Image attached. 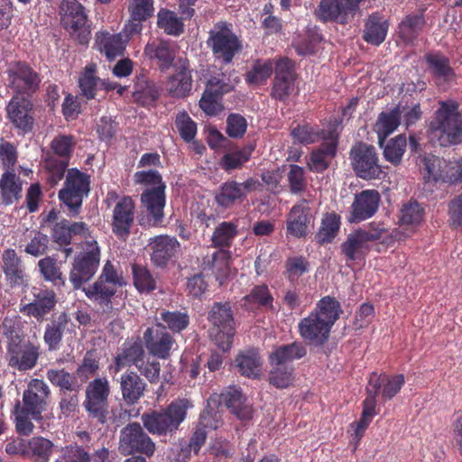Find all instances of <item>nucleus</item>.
<instances>
[{
  "mask_svg": "<svg viewBox=\"0 0 462 462\" xmlns=\"http://www.w3.org/2000/svg\"><path fill=\"white\" fill-rule=\"evenodd\" d=\"M341 312L340 303L329 296L323 297L316 309L298 324L304 341L316 346H323L328 339L334 323Z\"/></svg>",
  "mask_w": 462,
  "mask_h": 462,
  "instance_id": "nucleus-1",
  "label": "nucleus"
},
{
  "mask_svg": "<svg viewBox=\"0 0 462 462\" xmlns=\"http://www.w3.org/2000/svg\"><path fill=\"white\" fill-rule=\"evenodd\" d=\"M430 139L440 146L462 143V111L455 101L440 102L434 119L430 124Z\"/></svg>",
  "mask_w": 462,
  "mask_h": 462,
  "instance_id": "nucleus-2",
  "label": "nucleus"
},
{
  "mask_svg": "<svg viewBox=\"0 0 462 462\" xmlns=\"http://www.w3.org/2000/svg\"><path fill=\"white\" fill-rule=\"evenodd\" d=\"M189 406L188 400H176L166 409L150 411L142 414L143 427L152 435L166 436L174 433L184 421Z\"/></svg>",
  "mask_w": 462,
  "mask_h": 462,
  "instance_id": "nucleus-3",
  "label": "nucleus"
},
{
  "mask_svg": "<svg viewBox=\"0 0 462 462\" xmlns=\"http://www.w3.org/2000/svg\"><path fill=\"white\" fill-rule=\"evenodd\" d=\"M3 333L9 340L7 346L8 365L19 371L33 368L39 358L38 347L21 340L14 321L11 319L4 320Z\"/></svg>",
  "mask_w": 462,
  "mask_h": 462,
  "instance_id": "nucleus-4",
  "label": "nucleus"
},
{
  "mask_svg": "<svg viewBox=\"0 0 462 462\" xmlns=\"http://www.w3.org/2000/svg\"><path fill=\"white\" fill-rule=\"evenodd\" d=\"M208 47L214 57L225 64L232 62L234 57L242 51L243 45L234 32L232 25L226 22H217L208 32Z\"/></svg>",
  "mask_w": 462,
  "mask_h": 462,
  "instance_id": "nucleus-5",
  "label": "nucleus"
},
{
  "mask_svg": "<svg viewBox=\"0 0 462 462\" xmlns=\"http://www.w3.org/2000/svg\"><path fill=\"white\" fill-rule=\"evenodd\" d=\"M100 255L97 242L93 238L86 240L83 251L74 258L69 272V282L74 290L82 289L83 284L94 277L100 263Z\"/></svg>",
  "mask_w": 462,
  "mask_h": 462,
  "instance_id": "nucleus-6",
  "label": "nucleus"
},
{
  "mask_svg": "<svg viewBox=\"0 0 462 462\" xmlns=\"http://www.w3.org/2000/svg\"><path fill=\"white\" fill-rule=\"evenodd\" d=\"M349 160L353 171L358 178L365 180H381L386 176L384 168L380 165L374 146L357 143L349 152Z\"/></svg>",
  "mask_w": 462,
  "mask_h": 462,
  "instance_id": "nucleus-7",
  "label": "nucleus"
},
{
  "mask_svg": "<svg viewBox=\"0 0 462 462\" xmlns=\"http://www.w3.org/2000/svg\"><path fill=\"white\" fill-rule=\"evenodd\" d=\"M208 321L212 328L210 337L218 348L226 351L231 347L235 333L233 311L229 303H215L209 313Z\"/></svg>",
  "mask_w": 462,
  "mask_h": 462,
  "instance_id": "nucleus-8",
  "label": "nucleus"
},
{
  "mask_svg": "<svg viewBox=\"0 0 462 462\" xmlns=\"http://www.w3.org/2000/svg\"><path fill=\"white\" fill-rule=\"evenodd\" d=\"M386 231L383 224L371 223L350 233L340 246L341 252L349 261L360 260L370 251V243L381 239Z\"/></svg>",
  "mask_w": 462,
  "mask_h": 462,
  "instance_id": "nucleus-9",
  "label": "nucleus"
},
{
  "mask_svg": "<svg viewBox=\"0 0 462 462\" xmlns=\"http://www.w3.org/2000/svg\"><path fill=\"white\" fill-rule=\"evenodd\" d=\"M61 23L70 36L81 45L90 40V29L83 5L77 0H62L60 4Z\"/></svg>",
  "mask_w": 462,
  "mask_h": 462,
  "instance_id": "nucleus-10",
  "label": "nucleus"
},
{
  "mask_svg": "<svg viewBox=\"0 0 462 462\" xmlns=\"http://www.w3.org/2000/svg\"><path fill=\"white\" fill-rule=\"evenodd\" d=\"M109 395L110 385L107 378H95L88 383L85 390L83 407L88 417L97 420L102 424L106 421Z\"/></svg>",
  "mask_w": 462,
  "mask_h": 462,
  "instance_id": "nucleus-11",
  "label": "nucleus"
},
{
  "mask_svg": "<svg viewBox=\"0 0 462 462\" xmlns=\"http://www.w3.org/2000/svg\"><path fill=\"white\" fill-rule=\"evenodd\" d=\"M90 190L89 176L77 169L68 171L64 187L59 192V199L69 208L72 215H77Z\"/></svg>",
  "mask_w": 462,
  "mask_h": 462,
  "instance_id": "nucleus-12",
  "label": "nucleus"
},
{
  "mask_svg": "<svg viewBox=\"0 0 462 462\" xmlns=\"http://www.w3.org/2000/svg\"><path fill=\"white\" fill-rule=\"evenodd\" d=\"M118 449L125 456L140 453L150 457L155 451V443L140 423L132 422L121 430Z\"/></svg>",
  "mask_w": 462,
  "mask_h": 462,
  "instance_id": "nucleus-13",
  "label": "nucleus"
},
{
  "mask_svg": "<svg viewBox=\"0 0 462 462\" xmlns=\"http://www.w3.org/2000/svg\"><path fill=\"white\" fill-rule=\"evenodd\" d=\"M107 207L115 203L112 217L113 232L120 236H128L134 219V203L130 197L118 199L115 191H109L105 199Z\"/></svg>",
  "mask_w": 462,
  "mask_h": 462,
  "instance_id": "nucleus-14",
  "label": "nucleus"
},
{
  "mask_svg": "<svg viewBox=\"0 0 462 462\" xmlns=\"http://www.w3.org/2000/svg\"><path fill=\"white\" fill-rule=\"evenodd\" d=\"M218 403H224L239 420H250L253 416V407L241 389L236 386L227 387L220 395H211L208 400V408L214 412Z\"/></svg>",
  "mask_w": 462,
  "mask_h": 462,
  "instance_id": "nucleus-15",
  "label": "nucleus"
},
{
  "mask_svg": "<svg viewBox=\"0 0 462 462\" xmlns=\"http://www.w3.org/2000/svg\"><path fill=\"white\" fill-rule=\"evenodd\" d=\"M238 79L233 81L225 75L212 77L207 83L206 89L199 100V106L208 116H216L222 110L221 97L234 89Z\"/></svg>",
  "mask_w": 462,
  "mask_h": 462,
  "instance_id": "nucleus-16",
  "label": "nucleus"
},
{
  "mask_svg": "<svg viewBox=\"0 0 462 462\" xmlns=\"http://www.w3.org/2000/svg\"><path fill=\"white\" fill-rule=\"evenodd\" d=\"M50 395L51 390L43 380L32 379L23 393L21 407L29 411L33 420H40L47 408Z\"/></svg>",
  "mask_w": 462,
  "mask_h": 462,
  "instance_id": "nucleus-17",
  "label": "nucleus"
},
{
  "mask_svg": "<svg viewBox=\"0 0 462 462\" xmlns=\"http://www.w3.org/2000/svg\"><path fill=\"white\" fill-rule=\"evenodd\" d=\"M362 0H321L316 9L317 17L323 22L346 23L356 14Z\"/></svg>",
  "mask_w": 462,
  "mask_h": 462,
  "instance_id": "nucleus-18",
  "label": "nucleus"
},
{
  "mask_svg": "<svg viewBox=\"0 0 462 462\" xmlns=\"http://www.w3.org/2000/svg\"><path fill=\"white\" fill-rule=\"evenodd\" d=\"M312 222L313 217L308 200L306 199H300L291 207L286 217V236L305 237Z\"/></svg>",
  "mask_w": 462,
  "mask_h": 462,
  "instance_id": "nucleus-19",
  "label": "nucleus"
},
{
  "mask_svg": "<svg viewBox=\"0 0 462 462\" xmlns=\"http://www.w3.org/2000/svg\"><path fill=\"white\" fill-rule=\"evenodd\" d=\"M259 182L249 178L244 182L226 181L216 193L215 199L218 206L227 208L236 202L242 200L248 193L256 189Z\"/></svg>",
  "mask_w": 462,
  "mask_h": 462,
  "instance_id": "nucleus-20",
  "label": "nucleus"
},
{
  "mask_svg": "<svg viewBox=\"0 0 462 462\" xmlns=\"http://www.w3.org/2000/svg\"><path fill=\"white\" fill-rule=\"evenodd\" d=\"M144 345L151 356L167 359L171 356L175 340L161 325L148 328L143 333Z\"/></svg>",
  "mask_w": 462,
  "mask_h": 462,
  "instance_id": "nucleus-21",
  "label": "nucleus"
},
{
  "mask_svg": "<svg viewBox=\"0 0 462 462\" xmlns=\"http://www.w3.org/2000/svg\"><path fill=\"white\" fill-rule=\"evenodd\" d=\"M380 201V194L375 189H365L356 194L348 221L359 223L372 217L377 211Z\"/></svg>",
  "mask_w": 462,
  "mask_h": 462,
  "instance_id": "nucleus-22",
  "label": "nucleus"
},
{
  "mask_svg": "<svg viewBox=\"0 0 462 462\" xmlns=\"http://www.w3.org/2000/svg\"><path fill=\"white\" fill-rule=\"evenodd\" d=\"M7 116L13 125L22 131L28 133L32 131L34 119L32 116V105L23 97H14L7 107Z\"/></svg>",
  "mask_w": 462,
  "mask_h": 462,
  "instance_id": "nucleus-23",
  "label": "nucleus"
},
{
  "mask_svg": "<svg viewBox=\"0 0 462 462\" xmlns=\"http://www.w3.org/2000/svg\"><path fill=\"white\" fill-rule=\"evenodd\" d=\"M1 259V269L11 286H23L28 283L29 275L26 273L22 258L14 249H5Z\"/></svg>",
  "mask_w": 462,
  "mask_h": 462,
  "instance_id": "nucleus-24",
  "label": "nucleus"
},
{
  "mask_svg": "<svg viewBox=\"0 0 462 462\" xmlns=\"http://www.w3.org/2000/svg\"><path fill=\"white\" fill-rule=\"evenodd\" d=\"M32 302L21 307L20 311L28 317H33L38 321L44 319L55 307L57 300L53 291L48 289H33Z\"/></svg>",
  "mask_w": 462,
  "mask_h": 462,
  "instance_id": "nucleus-25",
  "label": "nucleus"
},
{
  "mask_svg": "<svg viewBox=\"0 0 462 462\" xmlns=\"http://www.w3.org/2000/svg\"><path fill=\"white\" fill-rule=\"evenodd\" d=\"M148 245L152 250L151 260L156 266H165L180 251V245L174 236L167 235L150 238Z\"/></svg>",
  "mask_w": 462,
  "mask_h": 462,
  "instance_id": "nucleus-26",
  "label": "nucleus"
},
{
  "mask_svg": "<svg viewBox=\"0 0 462 462\" xmlns=\"http://www.w3.org/2000/svg\"><path fill=\"white\" fill-rule=\"evenodd\" d=\"M7 73L9 85L17 92L33 91L38 88L40 79L37 73L24 64L12 63Z\"/></svg>",
  "mask_w": 462,
  "mask_h": 462,
  "instance_id": "nucleus-27",
  "label": "nucleus"
},
{
  "mask_svg": "<svg viewBox=\"0 0 462 462\" xmlns=\"http://www.w3.org/2000/svg\"><path fill=\"white\" fill-rule=\"evenodd\" d=\"M177 50L175 42L156 39L145 45L144 54L149 59H155L162 70H167L174 62Z\"/></svg>",
  "mask_w": 462,
  "mask_h": 462,
  "instance_id": "nucleus-28",
  "label": "nucleus"
},
{
  "mask_svg": "<svg viewBox=\"0 0 462 462\" xmlns=\"http://www.w3.org/2000/svg\"><path fill=\"white\" fill-rule=\"evenodd\" d=\"M165 201V185L148 188L142 193V205L151 216L152 225H156L162 220Z\"/></svg>",
  "mask_w": 462,
  "mask_h": 462,
  "instance_id": "nucleus-29",
  "label": "nucleus"
},
{
  "mask_svg": "<svg viewBox=\"0 0 462 462\" xmlns=\"http://www.w3.org/2000/svg\"><path fill=\"white\" fill-rule=\"evenodd\" d=\"M122 399L128 405H134L144 395L146 383L134 371L124 373L119 379Z\"/></svg>",
  "mask_w": 462,
  "mask_h": 462,
  "instance_id": "nucleus-30",
  "label": "nucleus"
},
{
  "mask_svg": "<svg viewBox=\"0 0 462 462\" xmlns=\"http://www.w3.org/2000/svg\"><path fill=\"white\" fill-rule=\"evenodd\" d=\"M372 381H374L377 384V388H375L374 391V401H376L378 392L381 388L383 398L384 400H391L400 392L405 382L402 374L389 376L386 374L378 375L377 374L373 373L370 375L366 387L367 395H369V392H371V390L374 391Z\"/></svg>",
  "mask_w": 462,
  "mask_h": 462,
  "instance_id": "nucleus-31",
  "label": "nucleus"
},
{
  "mask_svg": "<svg viewBox=\"0 0 462 462\" xmlns=\"http://www.w3.org/2000/svg\"><path fill=\"white\" fill-rule=\"evenodd\" d=\"M144 358H146V355L141 341L125 342L121 351L115 357V370L117 373L125 366L134 365L137 367Z\"/></svg>",
  "mask_w": 462,
  "mask_h": 462,
  "instance_id": "nucleus-32",
  "label": "nucleus"
},
{
  "mask_svg": "<svg viewBox=\"0 0 462 462\" xmlns=\"http://www.w3.org/2000/svg\"><path fill=\"white\" fill-rule=\"evenodd\" d=\"M263 360L256 349L241 351L235 359L237 372L245 377L256 379L262 372Z\"/></svg>",
  "mask_w": 462,
  "mask_h": 462,
  "instance_id": "nucleus-33",
  "label": "nucleus"
},
{
  "mask_svg": "<svg viewBox=\"0 0 462 462\" xmlns=\"http://www.w3.org/2000/svg\"><path fill=\"white\" fill-rule=\"evenodd\" d=\"M337 146V137L331 134L328 140L321 144L320 148L313 151L310 154L308 162L310 169L317 172L325 171L336 154Z\"/></svg>",
  "mask_w": 462,
  "mask_h": 462,
  "instance_id": "nucleus-34",
  "label": "nucleus"
},
{
  "mask_svg": "<svg viewBox=\"0 0 462 462\" xmlns=\"http://www.w3.org/2000/svg\"><path fill=\"white\" fill-rule=\"evenodd\" d=\"M69 324L70 319L65 312L60 313L47 324L43 338L50 350L58 348L62 340L63 334L69 330Z\"/></svg>",
  "mask_w": 462,
  "mask_h": 462,
  "instance_id": "nucleus-35",
  "label": "nucleus"
},
{
  "mask_svg": "<svg viewBox=\"0 0 462 462\" xmlns=\"http://www.w3.org/2000/svg\"><path fill=\"white\" fill-rule=\"evenodd\" d=\"M199 425L201 427L196 429L189 441V448L195 453H198L201 446L205 443L207 438L205 428L217 429L220 425V416L217 413H213L209 409H207L200 415Z\"/></svg>",
  "mask_w": 462,
  "mask_h": 462,
  "instance_id": "nucleus-36",
  "label": "nucleus"
},
{
  "mask_svg": "<svg viewBox=\"0 0 462 462\" xmlns=\"http://www.w3.org/2000/svg\"><path fill=\"white\" fill-rule=\"evenodd\" d=\"M192 87L190 71L182 67L176 74L169 78L166 82V91L176 98H183L189 95Z\"/></svg>",
  "mask_w": 462,
  "mask_h": 462,
  "instance_id": "nucleus-37",
  "label": "nucleus"
},
{
  "mask_svg": "<svg viewBox=\"0 0 462 462\" xmlns=\"http://www.w3.org/2000/svg\"><path fill=\"white\" fill-rule=\"evenodd\" d=\"M306 347L299 342L276 347L269 356L271 365H290L295 359H300L306 355Z\"/></svg>",
  "mask_w": 462,
  "mask_h": 462,
  "instance_id": "nucleus-38",
  "label": "nucleus"
},
{
  "mask_svg": "<svg viewBox=\"0 0 462 462\" xmlns=\"http://www.w3.org/2000/svg\"><path fill=\"white\" fill-rule=\"evenodd\" d=\"M115 286L97 280L90 286L82 288L85 295L92 301L99 305L109 307L111 300L116 292Z\"/></svg>",
  "mask_w": 462,
  "mask_h": 462,
  "instance_id": "nucleus-39",
  "label": "nucleus"
},
{
  "mask_svg": "<svg viewBox=\"0 0 462 462\" xmlns=\"http://www.w3.org/2000/svg\"><path fill=\"white\" fill-rule=\"evenodd\" d=\"M0 189L5 205L14 203L22 197V182L13 171H6L2 175Z\"/></svg>",
  "mask_w": 462,
  "mask_h": 462,
  "instance_id": "nucleus-40",
  "label": "nucleus"
},
{
  "mask_svg": "<svg viewBox=\"0 0 462 462\" xmlns=\"http://www.w3.org/2000/svg\"><path fill=\"white\" fill-rule=\"evenodd\" d=\"M59 446L43 437H32L28 440V456L36 462H48Z\"/></svg>",
  "mask_w": 462,
  "mask_h": 462,
  "instance_id": "nucleus-41",
  "label": "nucleus"
},
{
  "mask_svg": "<svg viewBox=\"0 0 462 462\" xmlns=\"http://www.w3.org/2000/svg\"><path fill=\"white\" fill-rule=\"evenodd\" d=\"M402 113L401 107L397 106L389 112H382L379 115L374 130L380 142L397 129L401 123Z\"/></svg>",
  "mask_w": 462,
  "mask_h": 462,
  "instance_id": "nucleus-42",
  "label": "nucleus"
},
{
  "mask_svg": "<svg viewBox=\"0 0 462 462\" xmlns=\"http://www.w3.org/2000/svg\"><path fill=\"white\" fill-rule=\"evenodd\" d=\"M125 41L121 33H100L97 35V45L108 60H113L123 53Z\"/></svg>",
  "mask_w": 462,
  "mask_h": 462,
  "instance_id": "nucleus-43",
  "label": "nucleus"
},
{
  "mask_svg": "<svg viewBox=\"0 0 462 462\" xmlns=\"http://www.w3.org/2000/svg\"><path fill=\"white\" fill-rule=\"evenodd\" d=\"M254 150L253 145L227 152L220 160L219 165L226 171L241 169L249 161Z\"/></svg>",
  "mask_w": 462,
  "mask_h": 462,
  "instance_id": "nucleus-44",
  "label": "nucleus"
},
{
  "mask_svg": "<svg viewBox=\"0 0 462 462\" xmlns=\"http://www.w3.org/2000/svg\"><path fill=\"white\" fill-rule=\"evenodd\" d=\"M160 321L156 325H161L163 329L167 328L173 333H180L186 329L189 324V317L187 312L180 310H162L160 313Z\"/></svg>",
  "mask_w": 462,
  "mask_h": 462,
  "instance_id": "nucleus-45",
  "label": "nucleus"
},
{
  "mask_svg": "<svg viewBox=\"0 0 462 462\" xmlns=\"http://www.w3.org/2000/svg\"><path fill=\"white\" fill-rule=\"evenodd\" d=\"M388 24L377 15H371L365 23L364 39L365 42L380 45L386 37Z\"/></svg>",
  "mask_w": 462,
  "mask_h": 462,
  "instance_id": "nucleus-46",
  "label": "nucleus"
},
{
  "mask_svg": "<svg viewBox=\"0 0 462 462\" xmlns=\"http://www.w3.org/2000/svg\"><path fill=\"white\" fill-rule=\"evenodd\" d=\"M372 386H374V391L371 390L369 395L365 399L363 402L362 417L355 426V435L357 440L363 436L372 418L375 415L376 401H374V391L375 388H377V384L374 381H372Z\"/></svg>",
  "mask_w": 462,
  "mask_h": 462,
  "instance_id": "nucleus-47",
  "label": "nucleus"
},
{
  "mask_svg": "<svg viewBox=\"0 0 462 462\" xmlns=\"http://www.w3.org/2000/svg\"><path fill=\"white\" fill-rule=\"evenodd\" d=\"M97 66L93 63L85 67L79 79V87L81 94L87 99H92L96 96V91L100 86L101 79L96 75Z\"/></svg>",
  "mask_w": 462,
  "mask_h": 462,
  "instance_id": "nucleus-48",
  "label": "nucleus"
},
{
  "mask_svg": "<svg viewBox=\"0 0 462 462\" xmlns=\"http://www.w3.org/2000/svg\"><path fill=\"white\" fill-rule=\"evenodd\" d=\"M446 162V160L432 154L424 156L421 159L420 165L421 171L424 174V179H426L428 181H443Z\"/></svg>",
  "mask_w": 462,
  "mask_h": 462,
  "instance_id": "nucleus-49",
  "label": "nucleus"
},
{
  "mask_svg": "<svg viewBox=\"0 0 462 462\" xmlns=\"http://www.w3.org/2000/svg\"><path fill=\"white\" fill-rule=\"evenodd\" d=\"M340 218L335 213L324 215L316 239L319 244L330 243L337 235Z\"/></svg>",
  "mask_w": 462,
  "mask_h": 462,
  "instance_id": "nucleus-50",
  "label": "nucleus"
},
{
  "mask_svg": "<svg viewBox=\"0 0 462 462\" xmlns=\"http://www.w3.org/2000/svg\"><path fill=\"white\" fill-rule=\"evenodd\" d=\"M157 25L169 35L178 36L184 31L181 20L174 12L161 10L157 14Z\"/></svg>",
  "mask_w": 462,
  "mask_h": 462,
  "instance_id": "nucleus-51",
  "label": "nucleus"
},
{
  "mask_svg": "<svg viewBox=\"0 0 462 462\" xmlns=\"http://www.w3.org/2000/svg\"><path fill=\"white\" fill-rule=\"evenodd\" d=\"M53 462H90V454L79 445L59 447Z\"/></svg>",
  "mask_w": 462,
  "mask_h": 462,
  "instance_id": "nucleus-52",
  "label": "nucleus"
},
{
  "mask_svg": "<svg viewBox=\"0 0 462 462\" xmlns=\"http://www.w3.org/2000/svg\"><path fill=\"white\" fill-rule=\"evenodd\" d=\"M237 235V226L233 222H222L214 230L211 241L215 247H229Z\"/></svg>",
  "mask_w": 462,
  "mask_h": 462,
  "instance_id": "nucleus-53",
  "label": "nucleus"
},
{
  "mask_svg": "<svg viewBox=\"0 0 462 462\" xmlns=\"http://www.w3.org/2000/svg\"><path fill=\"white\" fill-rule=\"evenodd\" d=\"M273 65L272 60H257L245 74V81L251 85L264 83L273 74Z\"/></svg>",
  "mask_w": 462,
  "mask_h": 462,
  "instance_id": "nucleus-54",
  "label": "nucleus"
},
{
  "mask_svg": "<svg viewBox=\"0 0 462 462\" xmlns=\"http://www.w3.org/2000/svg\"><path fill=\"white\" fill-rule=\"evenodd\" d=\"M245 305L248 309H254L257 307H271L273 303V297L264 284L254 286L251 292L244 297Z\"/></svg>",
  "mask_w": 462,
  "mask_h": 462,
  "instance_id": "nucleus-55",
  "label": "nucleus"
},
{
  "mask_svg": "<svg viewBox=\"0 0 462 462\" xmlns=\"http://www.w3.org/2000/svg\"><path fill=\"white\" fill-rule=\"evenodd\" d=\"M38 267L45 281L52 282L54 285L65 284L63 274L57 265L56 260L52 257H45L38 262Z\"/></svg>",
  "mask_w": 462,
  "mask_h": 462,
  "instance_id": "nucleus-56",
  "label": "nucleus"
},
{
  "mask_svg": "<svg viewBox=\"0 0 462 462\" xmlns=\"http://www.w3.org/2000/svg\"><path fill=\"white\" fill-rule=\"evenodd\" d=\"M229 256L225 251H218L212 254L211 258L204 262V271H211L217 280L227 275L229 270Z\"/></svg>",
  "mask_w": 462,
  "mask_h": 462,
  "instance_id": "nucleus-57",
  "label": "nucleus"
},
{
  "mask_svg": "<svg viewBox=\"0 0 462 462\" xmlns=\"http://www.w3.org/2000/svg\"><path fill=\"white\" fill-rule=\"evenodd\" d=\"M134 284L140 292H150L156 288V282L150 271L143 265L133 264Z\"/></svg>",
  "mask_w": 462,
  "mask_h": 462,
  "instance_id": "nucleus-58",
  "label": "nucleus"
},
{
  "mask_svg": "<svg viewBox=\"0 0 462 462\" xmlns=\"http://www.w3.org/2000/svg\"><path fill=\"white\" fill-rule=\"evenodd\" d=\"M427 62L434 76L439 79L450 80L453 77V70L449 66L448 60L440 54H430L426 58Z\"/></svg>",
  "mask_w": 462,
  "mask_h": 462,
  "instance_id": "nucleus-59",
  "label": "nucleus"
},
{
  "mask_svg": "<svg viewBox=\"0 0 462 462\" xmlns=\"http://www.w3.org/2000/svg\"><path fill=\"white\" fill-rule=\"evenodd\" d=\"M423 216L422 207L417 201L410 200L401 208L400 221L405 226H418L421 223Z\"/></svg>",
  "mask_w": 462,
  "mask_h": 462,
  "instance_id": "nucleus-60",
  "label": "nucleus"
},
{
  "mask_svg": "<svg viewBox=\"0 0 462 462\" xmlns=\"http://www.w3.org/2000/svg\"><path fill=\"white\" fill-rule=\"evenodd\" d=\"M29 241L24 246V252L34 257L43 255L47 253L49 247L48 236L33 230L28 234Z\"/></svg>",
  "mask_w": 462,
  "mask_h": 462,
  "instance_id": "nucleus-61",
  "label": "nucleus"
},
{
  "mask_svg": "<svg viewBox=\"0 0 462 462\" xmlns=\"http://www.w3.org/2000/svg\"><path fill=\"white\" fill-rule=\"evenodd\" d=\"M46 377L54 386L61 390L71 392L78 389L76 379L65 369H49Z\"/></svg>",
  "mask_w": 462,
  "mask_h": 462,
  "instance_id": "nucleus-62",
  "label": "nucleus"
},
{
  "mask_svg": "<svg viewBox=\"0 0 462 462\" xmlns=\"http://www.w3.org/2000/svg\"><path fill=\"white\" fill-rule=\"evenodd\" d=\"M424 24V18L421 14L408 15L400 23L399 33L400 36L407 42L413 41L419 31L421 30Z\"/></svg>",
  "mask_w": 462,
  "mask_h": 462,
  "instance_id": "nucleus-63",
  "label": "nucleus"
},
{
  "mask_svg": "<svg viewBox=\"0 0 462 462\" xmlns=\"http://www.w3.org/2000/svg\"><path fill=\"white\" fill-rule=\"evenodd\" d=\"M269 382L277 388H286L292 383L293 367L291 365H271Z\"/></svg>",
  "mask_w": 462,
  "mask_h": 462,
  "instance_id": "nucleus-64",
  "label": "nucleus"
}]
</instances>
